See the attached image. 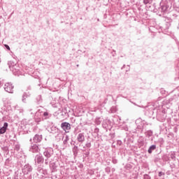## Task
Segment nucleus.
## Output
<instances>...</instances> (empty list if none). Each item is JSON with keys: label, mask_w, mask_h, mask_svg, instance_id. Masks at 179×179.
<instances>
[{"label": "nucleus", "mask_w": 179, "mask_h": 179, "mask_svg": "<svg viewBox=\"0 0 179 179\" xmlns=\"http://www.w3.org/2000/svg\"><path fill=\"white\" fill-rule=\"evenodd\" d=\"M8 65L10 70L13 71V75H15V76H19V75H22L20 67H19V64L17 63H15L13 61H9L8 62Z\"/></svg>", "instance_id": "nucleus-1"}, {"label": "nucleus", "mask_w": 179, "mask_h": 179, "mask_svg": "<svg viewBox=\"0 0 179 179\" xmlns=\"http://www.w3.org/2000/svg\"><path fill=\"white\" fill-rule=\"evenodd\" d=\"M173 6V9H176V4H174V1L173 0L165 1L164 4L161 6V9L164 13L170 12Z\"/></svg>", "instance_id": "nucleus-2"}, {"label": "nucleus", "mask_w": 179, "mask_h": 179, "mask_svg": "<svg viewBox=\"0 0 179 179\" xmlns=\"http://www.w3.org/2000/svg\"><path fill=\"white\" fill-rule=\"evenodd\" d=\"M54 155V151L52 150V148H47L43 152V156L46 157V159H50L51 156Z\"/></svg>", "instance_id": "nucleus-3"}, {"label": "nucleus", "mask_w": 179, "mask_h": 179, "mask_svg": "<svg viewBox=\"0 0 179 179\" xmlns=\"http://www.w3.org/2000/svg\"><path fill=\"white\" fill-rule=\"evenodd\" d=\"M33 171V167H31V165L27 164H25L22 169V173L24 174H29V173H31Z\"/></svg>", "instance_id": "nucleus-4"}, {"label": "nucleus", "mask_w": 179, "mask_h": 179, "mask_svg": "<svg viewBox=\"0 0 179 179\" xmlns=\"http://www.w3.org/2000/svg\"><path fill=\"white\" fill-rule=\"evenodd\" d=\"M35 163H37L38 164H41L44 163V157H43V155L38 154L35 157Z\"/></svg>", "instance_id": "nucleus-5"}, {"label": "nucleus", "mask_w": 179, "mask_h": 179, "mask_svg": "<svg viewBox=\"0 0 179 179\" xmlns=\"http://www.w3.org/2000/svg\"><path fill=\"white\" fill-rule=\"evenodd\" d=\"M61 128H62L65 132H69V130L71 129V124L66 122H62L61 124Z\"/></svg>", "instance_id": "nucleus-6"}, {"label": "nucleus", "mask_w": 179, "mask_h": 179, "mask_svg": "<svg viewBox=\"0 0 179 179\" xmlns=\"http://www.w3.org/2000/svg\"><path fill=\"white\" fill-rule=\"evenodd\" d=\"M29 152H31V153H39L40 148L36 144H32L29 148Z\"/></svg>", "instance_id": "nucleus-7"}, {"label": "nucleus", "mask_w": 179, "mask_h": 179, "mask_svg": "<svg viewBox=\"0 0 179 179\" xmlns=\"http://www.w3.org/2000/svg\"><path fill=\"white\" fill-rule=\"evenodd\" d=\"M4 90L8 93H13V85L9 83H6L4 85Z\"/></svg>", "instance_id": "nucleus-8"}, {"label": "nucleus", "mask_w": 179, "mask_h": 179, "mask_svg": "<svg viewBox=\"0 0 179 179\" xmlns=\"http://www.w3.org/2000/svg\"><path fill=\"white\" fill-rule=\"evenodd\" d=\"M33 141L35 143H40L43 141V136L40 134H36L33 138Z\"/></svg>", "instance_id": "nucleus-9"}, {"label": "nucleus", "mask_w": 179, "mask_h": 179, "mask_svg": "<svg viewBox=\"0 0 179 179\" xmlns=\"http://www.w3.org/2000/svg\"><path fill=\"white\" fill-rule=\"evenodd\" d=\"M49 167L50 170H52V172L54 173V171H57V168L58 166H57V163L50 162L49 164Z\"/></svg>", "instance_id": "nucleus-10"}, {"label": "nucleus", "mask_w": 179, "mask_h": 179, "mask_svg": "<svg viewBox=\"0 0 179 179\" xmlns=\"http://www.w3.org/2000/svg\"><path fill=\"white\" fill-rule=\"evenodd\" d=\"M77 141L80 143H83L85 142V134L83 133L79 134L77 136Z\"/></svg>", "instance_id": "nucleus-11"}, {"label": "nucleus", "mask_w": 179, "mask_h": 179, "mask_svg": "<svg viewBox=\"0 0 179 179\" xmlns=\"http://www.w3.org/2000/svg\"><path fill=\"white\" fill-rule=\"evenodd\" d=\"M38 171L40 174H42V177H44V176H47L48 174L47 170L43 169L41 166L38 167Z\"/></svg>", "instance_id": "nucleus-12"}, {"label": "nucleus", "mask_w": 179, "mask_h": 179, "mask_svg": "<svg viewBox=\"0 0 179 179\" xmlns=\"http://www.w3.org/2000/svg\"><path fill=\"white\" fill-rule=\"evenodd\" d=\"M8 122H4L3 126L0 129V134H5V132H6V129H8Z\"/></svg>", "instance_id": "nucleus-13"}, {"label": "nucleus", "mask_w": 179, "mask_h": 179, "mask_svg": "<svg viewBox=\"0 0 179 179\" xmlns=\"http://www.w3.org/2000/svg\"><path fill=\"white\" fill-rule=\"evenodd\" d=\"M153 150H156V145H152L150 146V148L148 150V152L151 155V153L153 152Z\"/></svg>", "instance_id": "nucleus-14"}, {"label": "nucleus", "mask_w": 179, "mask_h": 179, "mask_svg": "<svg viewBox=\"0 0 179 179\" xmlns=\"http://www.w3.org/2000/svg\"><path fill=\"white\" fill-rule=\"evenodd\" d=\"M27 97H30V94L24 92L22 95L23 103H26V99H27Z\"/></svg>", "instance_id": "nucleus-15"}, {"label": "nucleus", "mask_w": 179, "mask_h": 179, "mask_svg": "<svg viewBox=\"0 0 179 179\" xmlns=\"http://www.w3.org/2000/svg\"><path fill=\"white\" fill-rule=\"evenodd\" d=\"M145 135H146L147 136L150 137V136H152V135H153V131H152V130H148V131H147L145 132Z\"/></svg>", "instance_id": "nucleus-16"}, {"label": "nucleus", "mask_w": 179, "mask_h": 179, "mask_svg": "<svg viewBox=\"0 0 179 179\" xmlns=\"http://www.w3.org/2000/svg\"><path fill=\"white\" fill-rule=\"evenodd\" d=\"M68 141H69V136H66L65 139H64V141H63V143H64V145H66V143H68Z\"/></svg>", "instance_id": "nucleus-17"}, {"label": "nucleus", "mask_w": 179, "mask_h": 179, "mask_svg": "<svg viewBox=\"0 0 179 179\" xmlns=\"http://www.w3.org/2000/svg\"><path fill=\"white\" fill-rule=\"evenodd\" d=\"M144 5H148V3H152V0H143Z\"/></svg>", "instance_id": "nucleus-18"}, {"label": "nucleus", "mask_w": 179, "mask_h": 179, "mask_svg": "<svg viewBox=\"0 0 179 179\" xmlns=\"http://www.w3.org/2000/svg\"><path fill=\"white\" fill-rule=\"evenodd\" d=\"M43 117H45V120H47L48 117V112H44L43 113Z\"/></svg>", "instance_id": "nucleus-19"}, {"label": "nucleus", "mask_w": 179, "mask_h": 179, "mask_svg": "<svg viewBox=\"0 0 179 179\" xmlns=\"http://www.w3.org/2000/svg\"><path fill=\"white\" fill-rule=\"evenodd\" d=\"M170 157H171V159L174 160V159H176V154L174 152H171L170 155Z\"/></svg>", "instance_id": "nucleus-20"}, {"label": "nucleus", "mask_w": 179, "mask_h": 179, "mask_svg": "<svg viewBox=\"0 0 179 179\" xmlns=\"http://www.w3.org/2000/svg\"><path fill=\"white\" fill-rule=\"evenodd\" d=\"M35 115L36 117H40V115H41V112H40V110L38 112H36Z\"/></svg>", "instance_id": "nucleus-21"}, {"label": "nucleus", "mask_w": 179, "mask_h": 179, "mask_svg": "<svg viewBox=\"0 0 179 179\" xmlns=\"http://www.w3.org/2000/svg\"><path fill=\"white\" fill-rule=\"evenodd\" d=\"M36 100L37 101H41L42 99H41V95H38L37 97H36Z\"/></svg>", "instance_id": "nucleus-22"}, {"label": "nucleus", "mask_w": 179, "mask_h": 179, "mask_svg": "<svg viewBox=\"0 0 179 179\" xmlns=\"http://www.w3.org/2000/svg\"><path fill=\"white\" fill-rule=\"evenodd\" d=\"M85 146H86V148H90V147L92 146V143H87L85 144Z\"/></svg>", "instance_id": "nucleus-23"}, {"label": "nucleus", "mask_w": 179, "mask_h": 179, "mask_svg": "<svg viewBox=\"0 0 179 179\" xmlns=\"http://www.w3.org/2000/svg\"><path fill=\"white\" fill-rule=\"evenodd\" d=\"M4 47L8 50V51H10V48L8 45H4Z\"/></svg>", "instance_id": "nucleus-24"}, {"label": "nucleus", "mask_w": 179, "mask_h": 179, "mask_svg": "<svg viewBox=\"0 0 179 179\" xmlns=\"http://www.w3.org/2000/svg\"><path fill=\"white\" fill-rule=\"evenodd\" d=\"M144 179H150V177L149 176V175L145 174L144 175Z\"/></svg>", "instance_id": "nucleus-25"}, {"label": "nucleus", "mask_w": 179, "mask_h": 179, "mask_svg": "<svg viewBox=\"0 0 179 179\" xmlns=\"http://www.w3.org/2000/svg\"><path fill=\"white\" fill-rule=\"evenodd\" d=\"M158 176H159V177H162V176H164V173L160 171V172H159Z\"/></svg>", "instance_id": "nucleus-26"}, {"label": "nucleus", "mask_w": 179, "mask_h": 179, "mask_svg": "<svg viewBox=\"0 0 179 179\" xmlns=\"http://www.w3.org/2000/svg\"><path fill=\"white\" fill-rule=\"evenodd\" d=\"M45 164L46 166H48V158H45Z\"/></svg>", "instance_id": "nucleus-27"}, {"label": "nucleus", "mask_w": 179, "mask_h": 179, "mask_svg": "<svg viewBox=\"0 0 179 179\" xmlns=\"http://www.w3.org/2000/svg\"><path fill=\"white\" fill-rule=\"evenodd\" d=\"M75 150H78V146L75 145L73 149V152H75Z\"/></svg>", "instance_id": "nucleus-28"}, {"label": "nucleus", "mask_w": 179, "mask_h": 179, "mask_svg": "<svg viewBox=\"0 0 179 179\" xmlns=\"http://www.w3.org/2000/svg\"><path fill=\"white\" fill-rule=\"evenodd\" d=\"M113 164H117V159H113Z\"/></svg>", "instance_id": "nucleus-29"}, {"label": "nucleus", "mask_w": 179, "mask_h": 179, "mask_svg": "<svg viewBox=\"0 0 179 179\" xmlns=\"http://www.w3.org/2000/svg\"><path fill=\"white\" fill-rule=\"evenodd\" d=\"M96 122L97 125H100V121H99V119H96Z\"/></svg>", "instance_id": "nucleus-30"}, {"label": "nucleus", "mask_w": 179, "mask_h": 179, "mask_svg": "<svg viewBox=\"0 0 179 179\" xmlns=\"http://www.w3.org/2000/svg\"><path fill=\"white\" fill-rule=\"evenodd\" d=\"M29 90H30V89H31V87H29Z\"/></svg>", "instance_id": "nucleus-31"}, {"label": "nucleus", "mask_w": 179, "mask_h": 179, "mask_svg": "<svg viewBox=\"0 0 179 179\" xmlns=\"http://www.w3.org/2000/svg\"><path fill=\"white\" fill-rule=\"evenodd\" d=\"M30 142H31V138H30Z\"/></svg>", "instance_id": "nucleus-32"}, {"label": "nucleus", "mask_w": 179, "mask_h": 179, "mask_svg": "<svg viewBox=\"0 0 179 179\" xmlns=\"http://www.w3.org/2000/svg\"><path fill=\"white\" fill-rule=\"evenodd\" d=\"M77 66H79V64H77Z\"/></svg>", "instance_id": "nucleus-33"}, {"label": "nucleus", "mask_w": 179, "mask_h": 179, "mask_svg": "<svg viewBox=\"0 0 179 179\" xmlns=\"http://www.w3.org/2000/svg\"><path fill=\"white\" fill-rule=\"evenodd\" d=\"M31 114H34V113H31Z\"/></svg>", "instance_id": "nucleus-34"}, {"label": "nucleus", "mask_w": 179, "mask_h": 179, "mask_svg": "<svg viewBox=\"0 0 179 179\" xmlns=\"http://www.w3.org/2000/svg\"><path fill=\"white\" fill-rule=\"evenodd\" d=\"M0 85H1V81H0Z\"/></svg>", "instance_id": "nucleus-35"}]
</instances>
